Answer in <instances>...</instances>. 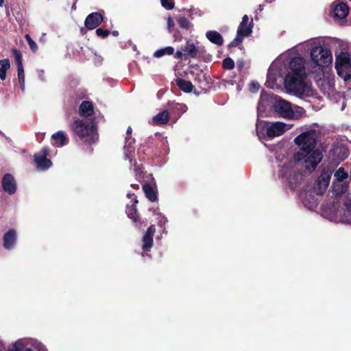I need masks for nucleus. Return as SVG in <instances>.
<instances>
[{
	"label": "nucleus",
	"instance_id": "13",
	"mask_svg": "<svg viewBox=\"0 0 351 351\" xmlns=\"http://www.w3.org/2000/svg\"><path fill=\"white\" fill-rule=\"evenodd\" d=\"M286 124L282 122H274L266 128V134L269 138L280 136L286 131Z\"/></svg>",
	"mask_w": 351,
	"mask_h": 351
},
{
	"label": "nucleus",
	"instance_id": "14",
	"mask_svg": "<svg viewBox=\"0 0 351 351\" xmlns=\"http://www.w3.org/2000/svg\"><path fill=\"white\" fill-rule=\"evenodd\" d=\"M350 12V7L343 2L338 3L333 6V17L339 19H344Z\"/></svg>",
	"mask_w": 351,
	"mask_h": 351
},
{
	"label": "nucleus",
	"instance_id": "46",
	"mask_svg": "<svg viewBox=\"0 0 351 351\" xmlns=\"http://www.w3.org/2000/svg\"><path fill=\"white\" fill-rule=\"evenodd\" d=\"M131 186L134 189H139V185L138 184H131Z\"/></svg>",
	"mask_w": 351,
	"mask_h": 351
},
{
	"label": "nucleus",
	"instance_id": "17",
	"mask_svg": "<svg viewBox=\"0 0 351 351\" xmlns=\"http://www.w3.org/2000/svg\"><path fill=\"white\" fill-rule=\"evenodd\" d=\"M143 190L146 197L150 202H155L158 201V191L156 187L149 183H145L143 184Z\"/></svg>",
	"mask_w": 351,
	"mask_h": 351
},
{
	"label": "nucleus",
	"instance_id": "49",
	"mask_svg": "<svg viewBox=\"0 0 351 351\" xmlns=\"http://www.w3.org/2000/svg\"><path fill=\"white\" fill-rule=\"evenodd\" d=\"M4 3V0H0V7H3Z\"/></svg>",
	"mask_w": 351,
	"mask_h": 351
},
{
	"label": "nucleus",
	"instance_id": "11",
	"mask_svg": "<svg viewBox=\"0 0 351 351\" xmlns=\"http://www.w3.org/2000/svg\"><path fill=\"white\" fill-rule=\"evenodd\" d=\"M47 155L48 150L46 148H43L40 152L34 155V161L38 169L44 170L51 166L52 163L51 160L46 158Z\"/></svg>",
	"mask_w": 351,
	"mask_h": 351
},
{
	"label": "nucleus",
	"instance_id": "39",
	"mask_svg": "<svg viewBox=\"0 0 351 351\" xmlns=\"http://www.w3.org/2000/svg\"><path fill=\"white\" fill-rule=\"evenodd\" d=\"M260 88V85L257 82H252L250 84V90L252 92H257Z\"/></svg>",
	"mask_w": 351,
	"mask_h": 351
},
{
	"label": "nucleus",
	"instance_id": "30",
	"mask_svg": "<svg viewBox=\"0 0 351 351\" xmlns=\"http://www.w3.org/2000/svg\"><path fill=\"white\" fill-rule=\"evenodd\" d=\"M209 76L205 74L197 75L195 78V82L199 83V86L201 88H206L205 86L208 84Z\"/></svg>",
	"mask_w": 351,
	"mask_h": 351
},
{
	"label": "nucleus",
	"instance_id": "27",
	"mask_svg": "<svg viewBox=\"0 0 351 351\" xmlns=\"http://www.w3.org/2000/svg\"><path fill=\"white\" fill-rule=\"evenodd\" d=\"M10 68V60L7 58L0 60V79L4 80L6 77V71Z\"/></svg>",
	"mask_w": 351,
	"mask_h": 351
},
{
	"label": "nucleus",
	"instance_id": "24",
	"mask_svg": "<svg viewBox=\"0 0 351 351\" xmlns=\"http://www.w3.org/2000/svg\"><path fill=\"white\" fill-rule=\"evenodd\" d=\"M350 62L351 61H350V58L348 57H346V56H343V57L338 56L337 58L336 69H337V74L339 76L343 77V80L345 81L349 80L351 77V75H350V74L347 73L343 76V73H341V71H340V69L339 68L338 63L340 62L341 64H349Z\"/></svg>",
	"mask_w": 351,
	"mask_h": 351
},
{
	"label": "nucleus",
	"instance_id": "20",
	"mask_svg": "<svg viewBox=\"0 0 351 351\" xmlns=\"http://www.w3.org/2000/svg\"><path fill=\"white\" fill-rule=\"evenodd\" d=\"M206 37L210 43L218 46H221L224 42L223 36L215 30L208 31Z\"/></svg>",
	"mask_w": 351,
	"mask_h": 351
},
{
	"label": "nucleus",
	"instance_id": "41",
	"mask_svg": "<svg viewBox=\"0 0 351 351\" xmlns=\"http://www.w3.org/2000/svg\"><path fill=\"white\" fill-rule=\"evenodd\" d=\"M185 58V55L184 53V51H182V49L180 51V50H178L175 54H174V58L177 60H182L183 59V58Z\"/></svg>",
	"mask_w": 351,
	"mask_h": 351
},
{
	"label": "nucleus",
	"instance_id": "18",
	"mask_svg": "<svg viewBox=\"0 0 351 351\" xmlns=\"http://www.w3.org/2000/svg\"><path fill=\"white\" fill-rule=\"evenodd\" d=\"M138 201L135 197L134 199L133 203L131 206H127L125 209V213L128 217L131 219L134 222H137L139 219V215L138 213V210L136 208V204Z\"/></svg>",
	"mask_w": 351,
	"mask_h": 351
},
{
	"label": "nucleus",
	"instance_id": "31",
	"mask_svg": "<svg viewBox=\"0 0 351 351\" xmlns=\"http://www.w3.org/2000/svg\"><path fill=\"white\" fill-rule=\"evenodd\" d=\"M178 24L180 28L184 29H189L190 27L192 26L189 20L184 16L180 17L178 19Z\"/></svg>",
	"mask_w": 351,
	"mask_h": 351
},
{
	"label": "nucleus",
	"instance_id": "3",
	"mask_svg": "<svg viewBox=\"0 0 351 351\" xmlns=\"http://www.w3.org/2000/svg\"><path fill=\"white\" fill-rule=\"evenodd\" d=\"M248 23L249 17L247 14H245L242 17V21L238 27L236 37L228 45V48L229 49L237 47L243 42L245 37H247L251 34L253 27L252 20L247 25Z\"/></svg>",
	"mask_w": 351,
	"mask_h": 351
},
{
	"label": "nucleus",
	"instance_id": "23",
	"mask_svg": "<svg viewBox=\"0 0 351 351\" xmlns=\"http://www.w3.org/2000/svg\"><path fill=\"white\" fill-rule=\"evenodd\" d=\"M176 83L178 87L184 93H191L193 90V85L190 81L182 78H177Z\"/></svg>",
	"mask_w": 351,
	"mask_h": 351
},
{
	"label": "nucleus",
	"instance_id": "48",
	"mask_svg": "<svg viewBox=\"0 0 351 351\" xmlns=\"http://www.w3.org/2000/svg\"><path fill=\"white\" fill-rule=\"evenodd\" d=\"M127 196H128V197H129V198H132V197H134V193H128V194H127Z\"/></svg>",
	"mask_w": 351,
	"mask_h": 351
},
{
	"label": "nucleus",
	"instance_id": "50",
	"mask_svg": "<svg viewBox=\"0 0 351 351\" xmlns=\"http://www.w3.org/2000/svg\"><path fill=\"white\" fill-rule=\"evenodd\" d=\"M130 139H128L127 137L125 138V143H127L129 141Z\"/></svg>",
	"mask_w": 351,
	"mask_h": 351
},
{
	"label": "nucleus",
	"instance_id": "32",
	"mask_svg": "<svg viewBox=\"0 0 351 351\" xmlns=\"http://www.w3.org/2000/svg\"><path fill=\"white\" fill-rule=\"evenodd\" d=\"M335 177L337 180L341 182L348 178V173L346 172L343 167H340L335 173Z\"/></svg>",
	"mask_w": 351,
	"mask_h": 351
},
{
	"label": "nucleus",
	"instance_id": "22",
	"mask_svg": "<svg viewBox=\"0 0 351 351\" xmlns=\"http://www.w3.org/2000/svg\"><path fill=\"white\" fill-rule=\"evenodd\" d=\"M80 114L82 117H90L93 114V105L88 101H83L79 108Z\"/></svg>",
	"mask_w": 351,
	"mask_h": 351
},
{
	"label": "nucleus",
	"instance_id": "15",
	"mask_svg": "<svg viewBox=\"0 0 351 351\" xmlns=\"http://www.w3.org/2000/svg\"><path fill=\"white\" fill-rule=\"evenodd\" d=\"M2 187L9 194L16 192V184L14 178L10 174H5L2 178Z\"/></svg>",
	"mask_w": 351,
	"mask_h": 351
},
{
	"label": "nucleus",
	"instance_id": "40",
	"mask_svg": "<svg viewBox=\"0 0 351 351\" xmlns=\"http://www.w3.org/2000/svg\"><path fill=\"white\" fill-rule=\"evenodd\" d=\"M156 232V227L154 225H151L148 227L145 234L149 235L153 237L154 234Z\"/></svg>",
	"mask_w": 351,
	"mask_h": 351
},
{
	"label": "nucleus",
	"instance_id": "38",
	"mask_svg": "<svg viewBox=\"0 0 351 351\" xmlns=\"http://www.w3.org/2000/svg\"><path fill=\"white\" fill-rule=\"evenodd\" d=\"M110 32L108 29H103L101 28H98L96 30V34L102 38H106L108 36Z\"/></svg>",
	"mask_w": 351,
	"mask_h": 351
},
{
	"label": "nucleus",
	"instance_id": "51",
	"mask_svg": "<svg viewBox=\"0 0 351 351\" xmlns=\"http://www.w3.org/2000/svg\"><path fill=\"white\" fill-rule=\"evenodd\" d=\"M27 351H32V350H27Z\"/></svg>",
	"mask_w": 351,
	"mask_h": 351
},
{
	"label": "nucleus",
	"instance_id": "47",
	"mask_svg": "<svg viewBox=\"0 0 351 351\" xmlns=\"http://www.w3.org/2000/svg\"><path fill=\"white\" fill-rule=\"evenodd\" d=\"M132 132V128L131 127H128V129H127V132H126L127 134L128 135L131 134Z\"/></svg>",
	"mask_w": 351,
	"mask_h": 351
},
{
	"label": "nucleus",
	"instance_id": "2",
	"mask_svg": "<svg viewBox=\"0 0 351 351\" xmlns=\"http://www.w3.org/2000/svg\"><path fill=\"white\" fill-rule=\"evenodd\" d=\"M71 128L76 135L85 141L93 142L97 139V134L92 121L77 119L72 123Z\"/></svg>",
	"mask_w": 351,
	"mask_h": 351
},
{
	"label": "nucleus",
	"instance_id": "7",
	"mask_svg": "<svg viewBox=\"0 0 351 351\" xmlns=\"http://www.w3.org/2000/svg\"><path fill=\"white\" fill-rule=\"evenodd\" d=\"M305 60L302 57H295L291 59L289 63V67L291 72L288 74L293 75H302L303 76H306V73L305 71Z\"/></svg>",
	"mask_w": 351,
	"mask_h": 351
},
{
	"label": "nucleus",
	"instance_id": "37",
	"mask_svg": "<svg viewBox=\"0 0 351 351\" xmlns=\"http://www.w3.org/2000/svg\"><path fill=\"white\" fill-rule=\"evenodd\" d=\"M160 2L162 6L168 10H171L174 8V3L172 0H160Z\"/></svg>",
	"mask_w": 351,
	"mask_h": 351
},
{
	"label": "nucleus",
	"instance_id": "26",
	"mask_svg": "<svg viewBox=\"0 0 351 351\" xmlns=\"http://www.w3.org/2000/svg\"><path fill=\"white\" fill-rule=\"evenodd\" d=\"M52 139L56 146L62 147L66 144V137L63 132L59 131L52 135Z\"/></svg>",
	"mask_w": 351,
	"mask_h": 351
},
{
	"label": "nucleus",
	"instance_id": "5",
	"mask_svg": "<svg viewBox=\"0 0 351 351\" xmlns=\"http://www.w3.org/2000/svg\"><path fill=\"white\" fill-rule=\"evenodd\" d=\"M311 58L318 66L325 67L332 62V53L330 49L322 46L313 47L311 51Z\"/></svg>",
	"mask_w": 351,
	"mask_h": 351
},
{
	"label": "nucleus",
	"instance_id": "35",
	"mask_svg": "<svg viewBox=\"0 0 351 351\" xmlns=\"http://www.w3.org/2000/svg\"><path fill=\"white\" fill-rule=\"evenodd\" d=\"M222 66L224 69H233L234 68V62L232 58H226L223 60Z\"/></svg>",
	"mask_w": 351,
	"mask_h": 351
},
{
	"label": "nucleus",
	"instance_id": "33",
	"mask_svg": "<svg viewBox=\"0 0 351 351\" xmlns=\"http://www.w3.org/2000/svg\"><path fill=\"white\" fill-rule=\"evenodd\" d=\"M31 350L30 349L25 348L23 344L21 341H16L12 344L8 351H27Z\"/></svg>",
	"mask_w": 351,
	"mask_h": 351
},
{
	"label": "nucleus",
	"instance_id": "6",
	"mask_svg": "<svg viewBox=\"0 0 351 351\" xmlns=\"http://www.w3.org/2000/svg\"><path fill=\"white\" fill-rule=\"evenodd\" d=\"M273 108L276 113L283 118L291 119L295 117L291 104L284 99L276 101L273 105Z\"/></svg>",
	"mask_w": 351,
	"mask_h": 351
},
{
	"label": "nucleus",
	"instance_id": "29",
	"mask_svg": "<svg viewBox=\"0 0 351 351\" xmlns=\"http://www.w3.org/2000/svg\"><path fill=\"white\" fill-rule=\"evenodd\" d=\"M168 106L170 108L177 110L179 115L182 114L187 110L186 106L183 104L169 102Z\"/></svg>",
	"mask_w": 351,
	"mask_h": 351
},
{
	"label": "nucleus",
	"instance_id": "9",
	"mask_svg": "<svg viewBox=\"0 0 351 351\" xmlns=\"http://www.w3.org/2000/svg\"><path fill=\"white\" fill-rule=\"evenodd\" d=\"M322 158L323 155L319 149H313L304 158L306 167L308 169H311L312 170H315Z\"/></svg>",
	"mask_w": 351,
	"mask_h": 351
},
{
	"label": "nucleus",
	"instance_id": "10",
	"mask_svg": "<svg viewBox=\"0 0 351 351\" xmlns=\"http://www.w3.org/2000/svg\"><path fill=\"white\" fill-rule=\"evenodd\" d=\"M14 56L16 58V62L17 64V71H18V79L20 86L21 88L22 91L25 90V72L22 63V56L21 52L16 49H12V50Z\"/></svg>",
	"mask_w": 351,
	"mask_h": 351
},
{
	"label": "nucleus",
	"instance_id": "34",
	"mask_svg": "<svg viewBox=\"0 0 351 351\" xmlns=\"http://www.w3.org/2000/svg\"><path fill=\"white\" fill-rule=\"evenodd\" d=\"M131 142H129L128 145L124 146V154L126 159H128L130 161L132 160V158L133 157V154H134V148L130 146Z\"/></svg>",
	"mask_w": 351,
	"mask_h": 351
},
{
	"label": "nucleus",
	"instance_id": "25",
	"mask_svg": "<svg viewBox=\"0 0 351 351\" xmlns=\"http://www.w3.org/2000/svg\"><path fill=\"white\" fill-rule=\"evenodd\" d=\"M175 52V49L173 47L168 46L163 48H160L156 50L153 56L156 58H160L164 56H171L173 55Z\"/></svg>",
	"mask_w": 351,
	"mask_h": 351
},
{
	"label": "nucleus",
	"instance_id": "21",
	"mask_svg": "<svg viewBox=\"0 0 351 351\" xmlns=\"http://www.w3.org/2000/svg\"><path fill=\"white\" fill-rule=\"evenodd\" d=\"M169 120V113L168 110H165L156 115L152 119V123L155 125H161L166 124Z\"/></svg>",
	"mask_w": 351,
	"mask_h": 351
},
{
	"label": "nucleus",
	"instance_id": "8",
	"mask_svg": "<svg viewBox=\"0 0 351 351\" xmlns=\"http://www.w3.org/2000/svg\"><path fill=\"white\" fill-rule=\"evenodd\" d=\"M330 180V175L327 172H322L316 180L314 190L317 195H322L326 191Z\"/></svg>",
	"mask_w": 351,
	"mask_h": 351
},
{
	"label": "nucleus",
	"instance_id": "19",
	"mask_svg": "<svg viewBox=\"0 0 351 351\" xmlns=\"http://www.w3.org/2000/svg\"><path fill=\"white\" fill-rule=\"evenodd\" d=\"M16 240V233L14 230H10L3 236V246L10 250L14 245Z\"/></svg>",
	"mask_w": 351,
	"mask_h": 351
},
{
	"label": "nucleus",
	"instance_id": "28",
	"mask_svg": "<svg viewBox=\"0 0 351 351\" xmlns=\"http://www.w3.org/2000/svg\"><path fill=\"white\" fill-rule=\"evenodd\" d=\"M142 241H143V245H142L143 250L144 252L150 251V250L152 247L153 244H154L153 237L145 234V235L143 237Z\"/></svg>",
	"mask_w": 351,
	"mask_h": 351
},
{
	"label": "nucleus",
	"instance_id": "36",
	"mask_svg": "<svg viewBox=\"0 0 351 351\" xmlns=\"http://www.w3.org/2000/svg\"><path fill=\"white\" fill-rule=\"evenodd\" d=\"M25 38H26V40L28 43V45H29L30 49L34 52L36 51V50L38 49V46H37L36 43L32 39L30 36L29 34H26L25 35Z\"/></svg>",
	"mask_w": 351,
	"mask_h": 351
},
{
	"label": "nucleus",
	"instance_id": "16",
	"mask_svg": "<svg viewBox=\"0 0 351 351\" xmlns=\"http://www.w3.org/2000/svg\"><path fill=\"white\" fill-rule=\"evenodd\" d=\"M182 51L185 55V59L187 58H196L197 57L198 53L200 52L201 49H199L196 45L191 42L190 40H187L185 45L182 48Z\"/></svg>",
	"mask_w": 351,
	"mask_h": 351
},
{
	"label": "nucleus",
	"instance_id": "4",
	"mask_svg": "<svg viewBox=\"0 0 351 351\" xmlns=\"http://www.w3.org/2000/svg\"><path fill=\"white\" fill-rule=\"evenodd\" d=\"M306 77L302 75L287 74L285 79L286 87L295 95H303L306 88L304 82Z\"/></svg>",
	"mask_w": 351,
	"mask_h": 351
},
{
	"label": "nucleus",
	"instance_id": "43",
	"mask_svg": "<svg viewBox=\"0 0 351 351\" xmlns=\"http://www.w3.org/2000/svg\"><path fill=\"white\" fill-rule=\"evenodd\" d=\"M223 81L226 83V84H230V85H234L236 84L237 81L235 80V77H234L232 79H223Z\"/></svg>",
	"mask_w": 351,
	"mask_h": 351
},
{
	"label": "nucleus",
	"instance_id": "12",
	"mask_svg": "<svg viewBox=\"0 0 351 351\" xmlns=\"http://www.w3.org/2000/svg\"><path fill=\"white\" fill-rule=\"evenodd\" d=\"M103 19V15L100 12H92L86 16L84 25L87 29L93 30L102 23Z\"/></svg>",
	"mask_w": 351,
	"mask_h": 351
},
{
	"label": "nucleus",
	"instance_id": "1",
	"mask_svg": "<svg viewBox=\"0 0 351 351\" xmlns=\"http://www.w3.org/2000/svg\"><path fill=\"white\" fill-rule=\"evenodd\" d=\"M295 143L300 147V151L294 154L295 161H301L315 148L317 145V134L315 130L302 132L294 139Z\"/></svg>",
	"mask_w": 351,
	"mask_h": 351
},
{
	"label": "nucleus",
	"instance_id": "42",
	"mask_svg": "<svg viewBox=\"0 0 351 351\" xmlns=\"http://www.w3.org/2000/svg\"><path fill=\"white\" fill-rule=\"evenodd\" d=\"M174 21L172 19L171 17H168V19H167V27H168V29H169V32H171L174 27Z\"/></svg>",
	"mask_w": 351,
	"mask_h": 351
},
{
	"label": "nucleus",
	"instance_id": "44",
	"mask_svg": "<svg viewBox=\"0 0 351 351\" xmlns=\"http://www.w3.org/2000/svg\"><path fill=\"white\" fill-rule=\"evenodd\" d=\"M237 64L238 69L239 71H241L245 64L244 61L243 60H238Z\"/></svg>",
	"mask_w": 351,
	"mask_h": 351
},
{
	"label": "nucleus",
	"instance_id": "45",
	"mask_svg": "<svg viewBox=\"0 0 351 351\" xmlns=\"http://www.w3.org/2000/svg\"><path fill=\"white\" fill-rule=\"evenodd\" d=\"M111 35L113 36H117L119 35V32L117 30L111 31Z\"/></svg>",
	"mask_w": 351,
	"mask_h": 351
}]
</instances>
